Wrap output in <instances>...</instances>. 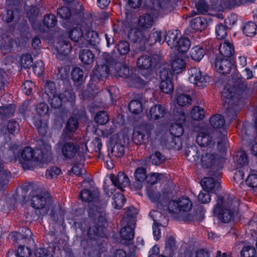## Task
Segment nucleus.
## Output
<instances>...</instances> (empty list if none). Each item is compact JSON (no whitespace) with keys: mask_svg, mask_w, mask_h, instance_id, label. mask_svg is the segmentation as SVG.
Segmentation results:
<instances>
[{"mask_svg":"<svg viewBox=\"0 0 257 257\" xmlns=\"http://www.w3.org/2000/svg\"><path fill=\"white\" fill-rule=\"evenodd\" d=\"M215 67L217 72L223 74H228L232 69L233 70V74L231 75V79L228 80L227 85L224 86L221 92L222 100L226 108L225 117L231 121L240 111L236 102L239 97L243 95L246 89L244 79L235 71L232 63L227 58H217Z\"/></svg>","mask_w":257,"mask_h":257,"instance_id":"nucleus-1","label":"nucleus"},{"mask_svg":"<svg viewBox=\"0 0 257 257\" xmlns=\"http://www.w3.org/2000/svg\"><path fill=\"white\" fill-rule=\"evenodd\" d=\"M134 177L136 182H138L137 190H140L142 188V183L147 179L146 170L145 168L139 167L137 168L134 173Z\"/></svg>","mask_w":257,"mask_h":257,"instance_id":"nucleus-29","label":"nucleus"},{"mask_svg":"<svg viewBox=\"0 0 257 257\" xmlns=\"http://www.w3.org/2000/svg\"><path fill=\"white\" fill-rule=\"evenodd\" d=\"M16 253L19 257H29L31 255V251L27 247L20 246L18 247Z\"/></svg>","mask_w":257,"mask_h":257,"instance_id":"nucleus-64","label":"nucleus"},{"mask_svg":"<svg viewBox=\"0 0 257 257\" xmlns=\"http://www.w3.org/2000/svg\"><path fill=\"white\" fill-rule=\"evenodd\" d=\"M209 192L205 189H203L198 196V201L203 204L209 203L211 200Z\"/></svg>","mask_w":257,"mask_h":257,"instance_id":"nucleus-56","label":"nucleus"},{"mask_svg":"<svg viewBox=\"0 0 257 257\" xmlns=\"http://www.w3.org/2000/svg\"><path fill=\"white\" fill-rule=\"evenodd\" d=\"M80 25H77L76 26H74L69 31L68 34L70 39L75 42H80L82 44L84 43V35L83 30L79 26Z\"/></svg>","mask_w":257,"mask_h":257,"instance_id":"nucleus-27","label":"nucleus"},{"mask_svg":"<svg viewBox=\"0 0 257 257\" xmlns=\"http://www.w3.org/2000/svg\"><path fill=\"white\" fill-rule=\"evenodd\" d=\"M163 161V156L160 152H157L150 157V162L154 165H160Z\"/></svg>","mask_w":257,"mask_h":257,"instance_id":"nucleus-61","label":"nucleus"},{"mask_svg":"<svg viewBox=\"0 0 257 257\" xmlns=\"http://www.w3.org/2000/svg\"><path fill=\"white\" fill-rule=\"evenodd\" d=\"M61 173V170L58 167H52L48 169L46 173V176L48 178H53L56 177Z\"/></svg>","mask_w":257,"mask_h":257,"instance_id":"nucleus-62","label":"nucleus"},{"mask_svg":"<svg viewBox=\"0 0 257 257\" xmlns=\"http://www.w3.org/2000/svg\"><path fill=\"white\" fill-rule=\"evenodd\" d=\"M21 64L24 68H29L32 65L33 59L31 55L24 54L21 57Z\"/></svg>","mask_w":257,"mask_h":257,"instance_id":"nucleus-57","label":"nucleus"},{"mask_svg":"<svg viewBox=\"0 0 257 257\" xmlns=\"http://www.w3.org/2000/svg\"><path fill=\"white\" fill-rule=\"evenodd\" d=\"M192 207V203L188 197H182L170 200L166 204L168 214L174 217L182 216L189 211Z\"/></svg>","mask_w":257,"mask_h":257,"instance_id":"nucleus-8","label":"nucleus"},{"mask_svg":"<svg viewBox=\"0 0 257 257\" xmlns=\"http://www.w3.org/2000/svg\"><path fill=\"white\" fill-rule=\"evenodd\" d=\"M213 213L214 215L218 216L222 222H229L233 220L237 214L236 205L233 201H226L219 196L216 200Z\"/></svg>","mask_w":257,"mask_h":257,"instance_id":"nucleus-6","label":"nucleus"},{"mask_svg":"<svg viewBox=\"0 0 257 257\" xmlns=\"http://www.w3.org/2000/svg\"><path fill=\"white\" fill-rule=\"evenodd\" d=\"M44 98L48 99L52 107L59 108L63 102H69L71 104L74 101L75 96L71 90H66L63 93H58L56 91L55 84L49 81L46 84Z\"/></svg>","mask_w":257,"mask_h":257,"instance_id":"nucleus-5","label":"nucleus"},{"mask_svg":"<svg viewBox=\"0 0 257 257\" xmlns=\"http://www.w3.org/2000/svg\"><path fill=\"white\" fill-rule=\"evenodd\" d=\"M37 114L43 117V119H39L35 121V125L38 132L41 135H44L47 132L48 126V118L49 107L45 103H40L36 107Z\"/></svg>","mask_w":257,"mask_h":257,"instance_id":"nucleus-16","label":"nucleus"},{"mask_svg":"<svg viewBox=\"0 0 257 257\" xmlns=\"http://www.w3.org/2000/svg\"><path fill=\"white\" fill-rule=\"evenodd\" d=\"M233 161L236 169L241 168L247 163L246 154L243 151L238 152L233 157Z\"/></svg>","mask_w":257,"mask_h":257,"instance_id":"nucleus-39","label":"nucleus"},{"mask_svg":"<svg viewBox=\"0 0 257 257\" xmlns=\"http://www.w3.org/2000/svg\"><path fill=\"white\" fill-rule=\"evenodd\" d=\"M166 114V109L161 104H155L146 112L147 117L152 120H157L163 118Z\"/></svg>","mask_w":257,"mask_h":257,"instance_id":"nucleus-24","label":"nucleus"},{"mask_svg":"<svg viewBox=\"0 0 257 257\" xmlns=\"http://www.w3.org/2000/svg\"><path fill=\"white\" fill-rule=\"evenodd\" d=\"M210 126L214 130L213 135L217 137L218 139L222 141H217V148L221 149L224 145V143L226 140L225 136L226 133L227 127L228 124L225 123V120L222 116L220 114H216L211 117L210 119Z\"/></svg>","mask_w":257,"mask_h":257,"instance_id":"nucleus-12","label":"nucleus"},{"mask_svg":"<svg viewBox=\"0 0 257 257\" xmlns=\"http://www.w3.org/2000/svg\"><path fill=\"white\" fill-rule=\"evenodd\" d=\"M194 131L198 133L196 138V142L198 145L201 147L214 146L215 143L212 140V137L208 134H206L202 123L200 124L197 127H195Z\"/></svg>","mask_w":257,"mask_h":257,"instance_id":"nucleus-20","label":"nucleus"},{"mask_svg":"<svg viewBox=\"0 0 257 257\" xmlns=\"http://www.w3.org/2000/svg\"><path fill=\"white\" fill-rule=\"evenodd\" d=\"M98 194L97 189L92 188L91 190L88 189L83 190L80 193L79 197L83 201L90 202L95 201Z\"/></svg>","mask_w":257,"mask_h":257,"instance_id":"nucleus-28","label":"nucleus"},{"mask_svg":"<svg viewBox=\"0 0 257 257\" xmlns=\"http://www.w3.org/2000/svg\"><path fill=\"white\" fill-rule=\"evenodd\" d=\"M125 202V199L122 194L118 193L114 195L112 204L113 207L117 209L122 207Z\"/></svg>","mask_w":257,"mask_h":257,"instance_id":"nucleus-47","label":"nucleus"},{"mask_svg":"<svg viewBox=\"0 0 257 257\" xmlns=\"http://www.w3.org/2000/svg\"><path fill=\"white\" fill-rule=\"evenodd\" d=\"M138 213V210L133 206L130 207L126 212L127 217L123 219L122 225H124L120 231V236L124 240H132L134 236V227L135 221L133 217Z\"/></svg>","mask_w":257,"mask_h":257,"instance_id":"nucleus-13","label":"nucleus"},{"mask_svg":"<svg viewBox=\"0 0 257 257\" xmlns=\"http://www.w3.org/2000/svg\"><path fill=\"white\" fill-rule=\"evenodd\" d=\"M71 172L76 176H83L86 173V170L81 164H76L71 169Z\"/></svg>","mask_w":257,"mask_h":257,"instance_id":"nucleus-63","label":"nucleus"},{"mask_svg":"<svg viewBox=\"0 0 257 257\" xmlns=\"http://www.w3.org/2000/svg\"><path fill=\"white\" fill-rule=\"evenodd\" d=\"M165 40L171 49H174L182 53L187 52L191 46L190 40L181 37L178 30L168 31Z\"/></svg>","mask_w":257,"mask_h":257,"instance_id":"nucleus-9","label":"nucleus"},{"mask_svg":"<svg viewBox=\"0 0 257 257\" xmlns=\"http://www.w3.org/2000/svg\"><path fill=\"white\" fill-rule=\"evenodd\" d=\"M192 98L190 95L187 93H177L176 101L177 104L181 106H187L191 104Z\"/></svg>","mask_w":257,"mask_h":257,"instance_id":"nucleus-42","label":"nucleus"},{"mask_svg":"<svg viewBox=\"0 0 257 257\" xmlns=\"http://www.w3.org/2000/svg\"><path fill=\"white\" fill-rule=\"evenodd\" d=\"M77 148L74 143L66 142L62 145L61 152L66 159H71L75 156Z\"/></svg>","mask_w":257,"mask_h":257,"instance_id":"nucleus-26","label":"nucleus"},{"mask_svg":"<svg viewBox=\"0 0 257 257\" xmlns=\"http://www.w3.org/2000/svg\"><path fill=\"white\" fill-rule=\"evenodd\" d=\"M252 0H220L222 7H233L251 2Z\"/></svg>","mask_w":257,"mask_h":257,"instance_id":"nucleus-44","label":"nucleus"},{"mask_svg":"<svg viewBox=\"0 0 257 257\" xmlns=\"http://www.w3.org/2000/svg\"><path fill=\"white\" fill-rule=\"evenodd\" d=\"M88 214L89 216L93 218L94 221L98 226L94 228L90 227L88 230L89 234L101 236V232L106 224L105 213L102 210L98 211L97 207H95V209H90Z\"/></svg>","mask_w":257,"mask_h":257,"instance_id":"nucleus-15","label":"nucleus"},{"mask_svg":"<svg viewBox=\"0 0 257 257\" xmlns=\"http://www.w3.org/2000/svg\"><path fill=\"white\" fill-rule=\"evenodd\" d=\"M257 26L252 22L246 23L243 28V32L246 36L251 37L256 34Z\"/></svg>","mask_w":257,"mask_h":257,"instance_id":"nucleus-43","label":"nucleus"},{"mask_svg":"<svg viewBox=\"0 0 257 257\" xmlns=\"http://www.w3.org/2000/svg\"><path fill=\"white\" fill-rule=\"evenodd\" d=\"M163 176V175L161 174L151 173L147 176L146 179H147L148 183L153 185L157 183L159 181H160Z\"/></svg>","mask_w":257,"mask_h":257,"instance_id":"nucleus-59","label":"nucleus"},{"mask_svg":"<svg viewBox=\"0 0 257 257\" xmlns=\"http://www.w3.org/2000/svg\"><path fill=\"white\" fill-rule=\"evenodd\" d=\"M58 16L63 20L62 22L64 27H66V23H70L71 12L67 7H62L58 10Z\"/></svg>","mask_w":257,"mask_h":257,"instance_id":"nucleus-37","label":"nucleus"},{"mask_svg":"<svg viewBox=\"0 0 257 257\" xmlns=\"http://www.w3.org/2000/svg\"><path fill=\"white\" fill-rule=\"evenodd\" d=\"M246 185L252 188H257V173L254 171H250L245 180Z\"/></svg>","mask_w":257,"mask_h":257,"instance_id":"nucleus-48","label":"nucleus"},{"mask_svg":"<svg viewBox=\"0 0 257 257\" xmlns=\"http://www.w3.org/2000/svg\"><path fill=\"white\" fill-rule=\"evenodd\" d=\"M144 9L146 13L140 16L138 20V26L143 29H151L155 20L171 12L173 7L170 3L162 6L150 0H145Z\"/></svg>","mask_w":257,"mask_h":257,"instance_id":"nucleus-4","label":"nucleus"},{"mask_svg":"<svg viewBox=\"0 0 257 257\" xmlns=\"http://www.w3.org/2000/svg\"><path fill=\"white\" fill-rule=\"evenodd\" d=\"M157 208L160 211L152 210L150 213V215L154 220V223H161L163 226L168 224V219L166 216L168 213L166 209V205L162 206L159 203L157 204Z\"/></svg>","mask_w":257,"mask_h":257,"instance_id":"nucleus-22","label":"nucleus"},{"mask_svg":"<svg viewBox=\"0 0 257 257\" xmlns=\"http://www.w3.org/2000/svg\"><path fill=\"white\" fill-rule=\"evenodd\" d=\"M215 33L217 39H222L225 38L227 35L226 27L221 24H218L216 26Z\"/></svg>","mask_w":257,"mask_h":257,"instance_id":"nucleus-53","label":"nucleus"},{"mask_svg":"<svg viewBox=\"0 0 257 257\" xmlns=\"http://www.w3.org/2000/svg\"><path fill=\"white\" fill-rule=\"evenodd\" d=\"M188 80L198 87L205 86L209 82V77L202 72L199 68L192 67L188 70Z\"/></svg>","mask_w":257,"mask_h":257,"instance_id":"nucleus-17","label":"nucleus"},{"mask_svg":"<svg viewBox=\"0 0 257 257\" xmlns=\"http://www.w3.org/2000/svg\"><path fill=\"white\" fill-rule=\"evenodd\" d=\"M71 76L75 83L81 84L84 81L83 72L79 68H74L72 71Z\"/></svg>","mask_w":257,"mask_h":257,"instance_id":"nucleus-45","label":"nucleus"},{"mask_svg":"<svg viewBox=\"0 0 257 257\" xmlns=\"http://www.w3.org/2000/svg\"><path fill=\"white\" fill-rule=\"evenodd\" d=\"M128 108L132 113L139 114L143 111V105L140 101L134 100L130 103Z\"/></svg>","mask_w":257,"mask_h":257,"instance_id":"nucleus-46","label":"nucleus"},{"mask_svg":"<svg viewBox=\"0 0 257 257\" xmlns=\"http://www.w3.org/2000/svg\"><path fill=\"white\" fill-rule=\"evenodd\" d=\"M98 41L99 38L98 34L93 30H87L86 35L84 36L83 44H85V42H87L91 45H95Z\"/></svg>","mask_w":257,"mask_h":257,"instance_id":"nucleus-41","label":"nucleus"},{"mask_svg":"<svg viewBox=\"0 0 257 257\" xmlns=\"http://www.w3.org/2000/svg\"><path fill=\"white\" fill-rule=\"evenodd\" d=\"M241 255L242 257H257V251L254 247L247 245L242 249Z\"/></svg>","mask_w":257,"mask_h":257,"instance_id":"nucleus-51","label":"nucleus"},{"mask_svg":"<svg viewBox=\"0 0 257 257\" xmlns=\"http://www.w3.org/2000/svg\"><path fill=\"white\" fill-rule=\"evenodd\" d=\"M201 185L203 189H205L209 191H212L215 186L218 187V181L215 182L214 180L211 177H206L201 181Z\"/></svg>","mask_w":257,"mask_h":257,"instance_id":"nucleus-40","label":"nucleus"},{"mask_svg":"<svg viewBox=\"0 0 257 257\" xmlns=\"http://www.w3.org/2000/svg\"><path fill=\"white\" fill-rule=\"evenodd\" d=\"M39 148L33 150L30 147L24 149L19 158L20 163L25 170H30L39 163H47L51 159V146L43 140L38 142Z\"/></svg>","mask_w":257,"mask_h":257,"instance_id":"nucleus-2","label":"nucleus"},{"mask_svg":"<svg viewBox=\"0 0 257 257\" xmlns=\"http://www.w3.org/2000/svg\"><path fill=\"white\" fill-rule=\"evenodd\" d=\"M72 46L70 43L66 40L60 39L53 50L57 59H63L71 51Z\"/></svg>","mask_w":257,"mask_h":257,"instance_id":"nucleus-21","label":"nucleus"},{"mask_svg":"<svg viewBox=\"0 0 257 257\" xmlns=\"http://www.w3.org/2000/svg\"><path fill=\"white\" fill-rule=\"evenodd\" d=\"M137 64L140 69H148L152 65V59L150 56L143 55L138 58Z\"/></svg>","mask_w":257,"mask_h":257,"instance_id":"nucleus-36","label":"nucleus"},{"mask_svg":"<svg viewBox=\"0 0 257 257\" xmlns=\"http://www.w3.org/2000/svg\"><path fill=\"white\" fill-rule=\"evenodd\" d=\"M191 116L194 120H201L204 117V111L201 107L195 106L191 111Z\"/></svg>","mask_w":257,"mask_h":257,"instance_id":"nucleus-49","label":"nucleus"},{"mask_svg":"<svg viewBox=\"0 0 257 257\" xmlns=\"http://www.w3.org/2000/svg\"><path fill=\"white\" fill-rule=\"evenodd\" d=\"M115 48L121 55L127 54L130 50V45L126 41H120Z\"/></svg>","mask_w":257,"mask_h":257,"instance_id":"nucleus-55","label":"nucleus"},{"mask_svg":"<svg viewBox=\"0 0 257 257\" xmlns=\"http://www.w3.org/2000/svg\"><path fill=\"white\" fill-rule=\"evenodd\" d=\"M109 178L113 186L121 191H123V188L127 186L130 183L129 178L122 172H119L116 176L113 174H110Z\"/></svg>","mask_w":257,"mask_h":257,"instance_id":"nucleus-23","label":"nucleus"},{"mask_svg":"<svg viewBox=\"0 0 257 257\" xmlns=\"http://www.w3.org/2000/svg\"><path fill=\"white\" fill-rule=\"evenodd\" d=\"M199 155V163L202 167L216 170L222 168L225 162L224 157L215 154L208 148L199 152L196 146H192L188 148L186 152V158L192 162L198 161Z\"/></svg>","mask_w":257,"mask_h":257,"instance_id":"nucleus-3","label":"nucleus"},{"mask_svg":"<svg viewBox=\"0 0 257 257\" xmlns=\"http://www.w3.org/2000/svg\"><path fill=\"white\" fill-rule=\"evenodd\" d=\"M191 26L195 31L201 32L207 27V21L204 17H197L192 20Z\"/></svg>","mask_w":257,"mask_h":257,"instance_id":"nucleus-30","label":"nucleus"},{"mask_svg":"<svg viewBox=\"0 0 257 257\" xmlns=\"http://www.w3.org/2000/svg\"><path fill=\"white\" fill-rule=\"evenodd\" d=\"M57 22L56 18L53 14H48L45 16L43 19V23L48 28L54 27Z\"/></svg>","mask_w":257,"mask_h":257,"instance_id":"nucleus-52","label":"nucleus"},{"mask_svg":"<svg viewBox=\"0 0 257 257\" xmlns=\"http://www.w3.org/2000/svg\"><path fill=\"white\" fill-rule=\"evenodd\" d=\"M129 84L132 87L141 88L145 85V81L140 77L134 75L129 79Z\"/></svg>","mask_w":257,"mask_h":257,"instance_id":"nucleus-54","label":"nucleus"},{"mask_svg":"<svg viewBox=\"0 0 257 257\" xmlns=\"http://www.w3.org/2000/svg\"><path fill=\"white\" fill-rule=\"evenodd\" d=\"M19 124L14 120H10L8 122L6 127L0 125V135L8 134H14L18 132Z\"/></svg>","mask_w":257,"mask_h":257,"instance_id":"nucleus-35","label":"nucleus"},{"mask_svg":"<svg viewBox=\"0 0 257 257\" xmlns=\"http://www.w3.org/2000/svg\"><path fill=\"white\" fill-rule=\"evenodd\" d=\"M31 201L32 206L34 208L41 210V214L44 215L48 213V209L47 207H45L47 198L44 194H40L33 196Z\"/></svg>","mask_w":257,"mask_h":257,"instance_id":"nucleus-25","label":"nucleus"},{"mask_svg":"<svg viewBox=\"0 0 257 257\" xmlns=\"http://www.w3.org/2000/svg\"><path fill=\"white\" fill-rule=\"evenodd\" d=\"M94 120L97 123L103 125L108 121L109 117L105 111H100L96 114Z\"/></svg>","mask_w":257,"mask_h":257,"instance_id":"nucleus-50","label":"nucleus"},{"mask_svg":"<svg viewBox=\"0 0 257 257\" xmlns=\"http://www.w3.org/2000/svg\"><path fill=\"white\" fill-rule=\"evenodd\" d=\"M15 110L14 105L10 104L7 106L0 107V114L2 115L9 116L13 114Z\"/></svg>","mask_w":257,"mask_h":257,"instance_id":"nucleus-60","label":"nucleus"},{"mask_svg":"<svg viewBox=\"0 0 257 257\" xmlns=\"http://www.w3.org/2000/svg\"><path fill=\"white\" fill-rule=\"evenodd\" d=\"M34 87L35 84L34 83L30 80H27L22 85V90L26 95H30L33 92Z\"/></svg>","mask_w":257,"mask_h":257,"instance_id":"nucleus-58","label":"nucleus"},{"mask_svg":"<svg viewBox=\"0 0 257 257\" xmlns=\"http://www.w3.org/2000/svg\"><path fill=\"white\" fill-rule=\"evenodd\" d=\"M128 141L127 137L123 133L114 135L107 143L108 155L111 157H121L124 153V146Z\"/></svg>","mask_w":257,"mask_h":257,"instance_id":"nucleus-10","label":"nucleus"},{"mask_svg":"<svg viewBox=\"0 0 257 257\" xmlns=\"http://www.w3.org/2000/svg\"><path fill=\"white\" fill-rule=\"evenodd\" d=\"M152 129V126L147 123L136 126L133 134L134 142L139 145L145 143L149 137Z\"/></svg>","mask_w":257,"mask_h":257,"instance_id":"nucleus-19","label":"nucleus"},{"mask_svg":"<svg viewBox=\"0 0 257 257\" xmlns=\"http://www.w3.org/2000/svg\"><path fill=\"white\" fill-rule=\"evenodd\" d=\"M165 36H166L165 33L156 30H153L151 32L148 39H147L140 32L131 30L128 33L129 38L135 43H139L140 44H145L146 43H148L150 45L157 42L160 44L163 43Z\"/></svg>","mask_w":257,"mask_h":257,"instance_id":"nucleus-11","label":"nucleus"},{"mask_svg":"<svg viewBox=\"0 0 257 257\" xmlns=\"http://www.w3.org/2000/svg\"><path fill=\"white\" fill-rule=\"evenodd\" d=\"M167 66V65L164 66L160 71V88L163 92L170 93L174 89V84L172 81V73Z\"/></svg>","mask_w":257,"mask_h":257,"instance_id":"nucleus-18","label":"nucleus"},{"mask_svg":"<svg viewBox=\"0 0 257 257\" xmlns=\"http://www.w3.org/2000/svg\"><path fill=\"white\" fill-rule=\"evenodd\" d=\"M219 51L222 57H230L234 53V49L229 42L225 41L220 44Z\"/></svg>","mask_w":257,"mask_h":257,"instance_id":"nucleus-33","label":"nucleus"},{"mask_svg":"<svg viewBox=\"0 0 257 257\" xmlns=\"http://www.w3.org/2000/svg\"><path fill=\"white\" fill-rule=\"evenodd\" d=\"M205 54L204 49L200 46L193 47L190 51V56L192 59L196 61H200Z\"/></svg>","mask_w":257,"mask_h":257,"instance_id":"nucleus-38","label":"nucleus"},{"mask_svg":"<svg viewBox=\"0 0 257 257\" xmlns=\"http://www.w3.org/2000/svg\"><path fill=\"white\" fill-rule=\"evenodd\" d=\"M79 58L83 64L90 65L94 61V55L89 50L83 49L79 52Z\"/></svg>","mask_w":257,"mask_h":257,"instance_id":"nucleus-32","label":"nucleus"},{"mask_svg":"<svg viewBox=\"0 0 257 257\" xmlns=\"http://www.w3.org/2000/svg\"><path fill=\"white\" fill-rule=\"evenodd\" d=\"M109 74V69L107 65L97 64L91 75L90 81L88 84V91L91 94L96 93L95 90L98 89L96 84L101 77H106Z\"/></svg>","mask_w":257,"mask_h":257,"instance_id":"nucleus-14","label":"nucleus"},{"mask_svg":"<svg viewBox=\"0 0 257 257\" xmlns=\"http://www.w3.org/2000/svg\"><path fill=\"white\" fill-rule=\"evenodd\" d=\"M78 127V121L76 118L71 117L70 118L66 124V129L64 133L63 134L62 138L65 139L67 138V139H69L71 138V135L70 134L67 136V132L70 133L75 132Z\"/></svg>","mask_w":257,"mask_h":257,"instance_id":"nucleus-34","label":"nucleus"},{"mask_svg":"<svg viewBox=\"0 0 257 257\" xmlns=\"http://www.w3.org/2000/svg\"><path fill=\"white\" fill-rule=\"evenodd\" d=\"M171 67L175 73L179 74L185 70L186 63L182 58L176 57L173 60Z\"/></svg>","mask_w":257,"mask_h":257,"instance_id":"nucleus-31","label":"nucleus"},{"mask_svg":"<svg viewBox=\"0 0 257 257\" xmlns=\"http://www.w3.org/2000/svg\"><path fill=\"white\" fill-rule=\"evenodd\" d=\"M186 115L183 111L178 112L174 116L175 122L170 126L169 131L171 135L175 138L171 142V147L175 150H180L182 147V143L180 137L184 133L183 124L186 120Z\"/></svg>","mask_w":257,"mask_h":257,"instance_id":"nucleus-7","label":"nucleus"}]
</instances>
